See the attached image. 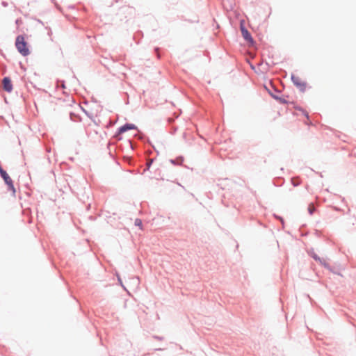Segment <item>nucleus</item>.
I'll return each instance as SVG.
<instances>
[{"label": "nucleus", "mask_w": 356, "mask_h": 356, "mask_svg": "<svg viewBox=\"0 0 356 356\" xmlns=\"http://www.w3.org/2000/svg\"><path fill=\"white\" fill-rule=\"evenodd\" d=\"M15 46L18 51L24 56H28L30 54L28 44L25 41L24 37L18 35L16 38Z\"/></svg>", "instance_id": "1"}, {"label": "nucleus", "mask_w": 356, "mask_h": 356, "mask_svg": "<svg viewBox=\"0 0 356 356\" xmlns=\"http://www.w3.org/2000/svg\"><path fill=\"white\" fill-rule=\"evenodd\" d=\"M291 79L293 84L298 88L301 91H305L306 89L307 84L305 81H303L300 77L292 75Z\"/></svg>", "instance_id": "2"}, {"label": "nucleus", "mask_w": 356, "mask_h": 356, "mask_svg": "<svg viewBox=\"0 0 356 356\" xmlns=\"http://www.w3.org/2000/svg\"><path fill=\"white\" fill-rule=\"evenodd\" d=\"M3 89L7 91V92H11L12 90H13V85H12V83H11V81L9 78L8 77H5L3 79Z\"/></svg>", "instance_id": "3"}, {"label": "nucleus", "mask_w": 356, "mask_h": 356, "mask_svg": "<svg viewBox=\"0 0 356 356\" xmlns=\"http://www.w3.org/2000/svg\"><path fill=\"white\" fill-rule=\"evenodd\" d=\"M241 33L244 39L248 42H252V38L247 29H245L243 26L241 27Z\"/></svg>", "instance_id": "4"}, {"label": "nucleus", "mask_w": 356, "mask_h": 356, "mask_svg": "<svg viewBox=\"0 0 356 356\" xmlns=\"http://www.w3.org/2000/svg\"><path fill=\"white\" fill-rule=\"evenodd\" d=\"M136 129V126L134 124H124V126L121 127L120 129H119V134H122L128 130H130V129Z\"/></svg>", "instance_id": "5"}, {"label": "nucleus", "mask_w": 356, "mask_h": 356, "mask_svg": "<svg viewBox=\"0 0 356 356\" xmlns=\"http://www.w3.org/2000/svg\"><path fill=\"white\" fill-rule=\"evenodd\" d=\"M314 259L316 261H319L321 264H323L324 266H326L325 260L324 259H321L320 257H318L317 255L314 254L313 256Z\"/></svg>", "instance_id": "6"}, {"label": "nucleus", "mask_w": 356, "mask_h": 356, "mask_svg": "<svg viewBox=\"0 0 356 356\" xmlns=\"http://www.w3.org/2000/svg\"><path fill=\"white\" fill-rule=\"evenodd\" d=\"M315 208L313 204H310L308 207V211L310 214H312L314 213Z\"/></svg>", "instance_id": "7"}, {"label": "nucleus", "mask_w": 356, "mask_h": 356, "mask_svg": "<svg viewBox=\"0 0 356 356\" xmlns=\"http://www.w3.org/2000/svg\"><path fill=\"white\" fill-rule=\"evenodd\" d=\"M135 224L138 226H141L142 225V222L139 219H136V222H135Z\"/></svg>", "instance_id": "8"}, {"label": "nucleus", "mask_w": 356, "mask_h": 356, "mask_svg": "<svg viewBox=\"0 0 356 356\" xmlns=\"http://www.w3.org/2000/svg\"><path fill=\"white\" fill-rule=\"evenodd\" d=\"M292 181V184L294 185V186H298V182H296V180L294 179H293L291 180Z\"/></svg>", "instance_id": "9"}, {"label": "nucleus", "mask_w": 356, "mask_h": 356, "mask_svg": "<svg viewBox=\"0 0 356 356\" xmlns=\"http://www.w3.org/2000/svg\"><path fill=\"white\" fill-rule=\"evenodd\" d=\"M281 102H282V103H286V101H285V100H281Z\"/></svg>", "instance_id": "10"}, {"label": "nucleus", "mask_w": 356, "mask_h": 356, "mask_svg": "<svg viewBox=\"0 0 356 356\" xmlns=\"http://www.w3.org/2000/svg\"><path fill=\"white\" fill-rule=\"evenodd\" d=\"M152 162V161H151L149 163H148V165H151V163Z\"/></svg>", "instance_id": "11"}]
</instances>
